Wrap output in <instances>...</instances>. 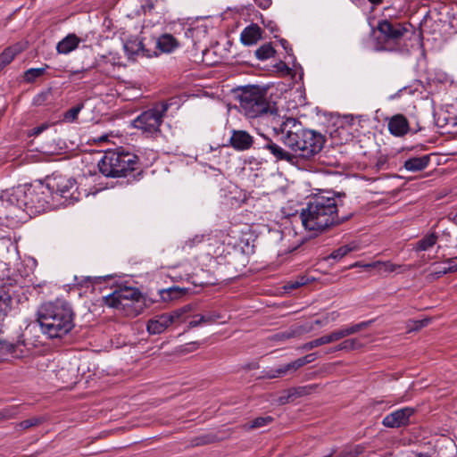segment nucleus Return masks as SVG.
Listing matches in <instances>:
<instances>
[{
	"instance_id": "obj_39",
	"label": "nucleus",
	"mask_w": 457,
	"mask_h": 457,
	"mask_svg": "<svg viewBox=\"0 0 457 457\" xmlns=\"http://www.w3.org/2000/svg\"><path fill=\"white\" fill-rule=\"evenodd\" d=\"M329 343H330V340H329L328 335H325L317 339H314L312 341L305 343L301 348L303 350L309 351L315 347H318V346H320V345H323L326 344H329Z\"/></svg>"
},
{
	"instance_id": "obj_46",
	"label": "nucleus",
	"mask_w": 457,
	"mask_h": 457,
	"mask_svg": "<svg viewBox=\"0 0 457 457\" xmlns=\"http://www.w3.org/2000/svg\"><path fill=\"white\" fill-rule=\"evenodd\" d=\"M289 391L295 400L297 397H301L303 395L310 394L311 388L309 386H298V387L290 388Z\"/></svg>"
},
{
	"instance_id": "obj_63",
	"label": "nucleus",
	"mask_w": 457,
	"mask_h": 457,
	"mask_svg": "<svg viewBox=\"0 0 457 457\" xmlns=\"http://www.w3.org/2000/svg\"><path fill=\"white\" fill-rule=\"evenodd\" d=\"M452 215V220L457 225V211L451 214Z\"/></svg>"
},
{
	"instance_id": "obj_27",
	"label": "nucleus",
	"mask_w": 457,
	"mask_h": 457,
	"mask_svg": "<svg viewBox=\"0 0 457 457\" xmlns=\"http://www.w3.org/2000/svg\"><path fill=\"white\" fill-rule=\"evenodd\" d=\"M341 125L335 131L336 134H343L346 132L345 141H348L352 137V133L348 130L355 125V119L353 115H345L341 120Z\"/></svg>"
},
{
	"instance_id": "obj_64",
	"label": "nucleus",
	"mask_w": 457,
	"mask_h": 457,
	"mask_svg": "<svg viewBox=\"0 0 457 457\" xmlns=\"http://www.w3.org/2000/svg\"><path fill=\"white\" fill-rule=\"evenodd\" d=\"M44 130V127H37V128H35V134L36 135H38L39 133H41L42 131Z\"/></svg>"
},
{
	"instance_id": "obj_38",
	"label": "nucleus",
	"mask_w": 457,
	"mask_h": 457,
	"mask_svg": "<svg viewBox=\"0 0 457 457\" xmlns=\"http://www.w3.org/2000/svg\"><path fill=\"white\" fill-rule=\"evenodd\" d=\"M367 267L376 268L380 273H388L394 271L396 268V265L393 264L391 262H376L368 264Z\"/></svg>"
},
{
	"instance_id": "obj_18",
	"label": "nucleus",
	"mask_w": 457,
	"mask_h": 457,
	"mask_svg": "<svg viewBox=\"0 0 457 457\" xmlns=\"http://www.w3.org/2000/svg\"><path fill=\"white\" fill-rule=\"evenodd\" d=\"M262 38V29L257 24H251L243 29L240 40L245 46L255 45Z\"/></svg>"
},
{
	"instance_id": "obj_48",
	"label": "nucleus",
	"mask_w": 457,
	"mask_h": 457,
	"mask_svg": "<svg viewBox=\"0 0 457 457\" xmlns=\"http://www.w3.org/2000/svg\"><path fill=\"white\" fill-rule=\"evenodd\" d=\"M306 283L307 279L304 277H302L296 280L287 282L284 287L287 290H293L305 285Z\"/></svg>"
},
{
	"instance_id": "obj_6",
	"label": "nucleus",
	"mask_w": 457,
	"mask_h": 457,
	"mask_svg": "<svg viewBox=\"0 0 457 457\" xmlns=\"http://www.w3.org/2000/svg\"><path fill=\"white\" fill-rule=\"evenodd\" d=\"M100 172L110 178L126 177L129 172L139 170V159L134 153L118 148L107 150L98 162Z\"/></svg>"
},
{
	"instance_id": "obj_33",
	"label": "nucleus",
	"mask_w": 457,
	"mask_h": 457,
	"mask_svg": "<svg viewBox=\"0 0 457 457\" xmlns=\"http://www.w3.org/2000/svg\"><path fill=\"white\" fill-rule=\"evenodd\" d=\"M372 323H373V320H370L361 321L360 323H356V324H353V325H349V326H345L343 328L345 331L346 336L348 337V336L356 334L362 329L369 328Z\"/></svg>"
},
{
	"instance_id": "obj_5",
	"label": "nucleus",
	"mask_w": 457,
	"mask_h": 457,
	"mask_svg": "<svg viewBox=\"0 0 457 457\" xmlns=\"http://www.w3.org/2000/svg\"><path fill=\"white\" fill-rule=\"evenodd\" d=\"M14 200L19 201L21 215L40 214L50 208L51 192L46 184L25 185L15 187Z\"/></svg>"
},
{
	"instance_id": "obj_21",
	"label": "nucleus",
	"mask_w": 457,
	"mask_h": 457,
	"mask_svg": "<svg viewBox=\"0 0 457 457\" xmlns=\"http://www.w3.org/2000/svg\"><path fill=\"white\" fill-rule=\"evenodd\" d=\"M155 44L157 48L162 53H170L179 46L177 39L170 34L160 36Z\"/></svg>"
},
{
	"instance_id": "obj_50",
	"label": "nucleus",
	"mask_w": 457,
	"mask_h": 457,
	"mask_svg": "<svg viewBox=\"0 0 457 457\" xmlns=\"http://www.w3.org/2000/svg\"><path fill=\"white\" fill-rule=\"evenodd\" d=\"M212 441L213 440L211 436L204 435V436L195 437L192 440V444L194 445H208V444L212 443Z\"/></svg>"
},
{
	"instance_id": "obj_32",
	"label": "nucleus",
	"mask_w": 457,
	"mask_h": 457,
	"mask_svg": "<svg viewBox=\"0 0 457 457\" xmlns=\"http://www.w3.org/2000/svg\"><path fill=\"white\" fill-rule=\"evenodd\" d=\"M382 424L386 428H399L400 427V410H396L390 414L386 415L382 421Z\"/></svg>"
},
{
	"instance_id": "obj_10",
	"label": "nucleus",
	"mask_w": 457,
	"mask_h": 457,
	"mask_svg": "<svg viewBox=\"0 0 457 457\" xmlns=\"http://www.w3.org/2000/svg\"><path fill=\"white\" fill-rule=\"evenodd\" d=\"M51 192L52 199L54 196H60L64 199V203H73L79 200L77 182L73 178H68L62 175H54L49 179L46 183Z\"/></svg>"
},
{
	"instance_id": "obj_17",
	"label": "nucleus",
	"mask_w": 457,
	"mask_h": 457,
	"mask_svg": "<svg viewBox=\"0 0 457 457\" xmlns=\"http://www.w3.org/2000/svg\"><path fill=\"white\" fill-rule=\"evenodd\" d=\"M313 328L312 325H294L288 329L277 333L273 336L274 340L285 341L290 338L298 337L304 333L310 332Z\"/></svg>"
},
{
	"instance_id": "obj_25",
	"label": "nucleus",
	"mask_w": 457,
	"mask_h": 457,
	"mask_svg": "<svg viewBox=\"0 0 457 457\" xmlns=\"http://www.w3.org/2000/svg\"><path fill=\"white\" fill-rule=\"evenodd\" d=\"M421 129L418 119L415 116L404 117L402 115V137L406 134H415Z\"/></svg>"
},
{
	"instance_id": "obj_44",
	"label": "nucleus",
	"mask_w": 457,
	"mask_h": 457,
	"mask_svg": "<svg viewBox=\"0 0 457 457\" xmlns=\"http://www.w3.org/2000/svg\"><path fill=\"white\" fill-rule=\"evenodd\" d=\"M214 322V318L206 317L205 315H196L194 317L192 320L188 322L189 328H195L199 326L202 323H211Z\"/></svg>"
},
{
	"instance_id": "obj_54",
	"label": "nucleus",
	"mask_w": 457,
	"mask_h": 457,
	"mask_svg": "<svg viewBox=\"0 0 457 457\" xmlns=\"http://www.w3.org/2000/svg\"><path fill=\"white\" fill-rule=\"evenodd\" d=\"M293 400H294V398L291 395L290 391L288 390L286 395H281V396L278 397V403L279 404L283 405V404H286V403H289L290 401H293Z\"/></svg>"
},
{
	"instance_id": "obj_34",
	"label": "nucleus",
	"mask_w": 457,
	"mask_h": 457,
	"mask_svg": "<svg viewBox=\"0 0 457 457\" xmlns=\"http://www.w3.org/2000/svg\"><path fill=\"white\" fill-rule=\"evenodd\" d=\"M274 54L275 50L272 47L271 44H264L255 51L256 57L262 61L270 58L271 56L274 55Z\"/></svg>"
},
{
	"instance_id": "obj_31",
	"label": "nucleus",
	"mask_w": 457,
	"mask_h": 457,
	"mask_svg": "<svg viewBox=\"0 0 457 457\" xmlns=\"http://www.w3.org/2000/svg\"><path fill=\"white\" fill-rule=\"evenodd\" d=\"M48 65H45L41 68H30L24 72L23 79L28 83L34 82L37 78L43 76Z\"/></svg>"
},
{
	"instance_id": "obj_2",
	"label": "nucleus",
	"mask_w": 457,
	"mask_h": 457,
	"mask_svg": "<svg viewBox=\"0 0 457 457\" xmlns=\"http://www.w3.org/2000/svg\"><path fill=\"white\" fill-rule=\"evenodd\" d=\"M330 193L314 195L300 214L302 224L306 230L315 235L339 225L350 219V215L339 216L337 202Z\"/></svg>"
},
{
	"instance_id": "obj_13",
	"label": "nucleus",
	"mask_w": 457,
	"mask_h": 457,
	"mask_svg": "<svg viewBox=\"0 0 457 457\" xmlns=\"http://www.w3.org/2000/svg\"><path fill=\"white\" fill-rule=\"evenodd\" d=\"M259 148L268 151L277 162L285 161L293 163L295 159L294 154L266 137H263Z\"/></svg>"
},
{
	"instance_id": "obj_57",
	"label": "nucleus",
	"mask_w": 457,
	"mask_h": 457,
	"mask_svg": "<svg viewBox=\"0 0 457 457\" xmlns=\"http://www.w3.org/2000/svg\"><path fill=\"white\" fill-rule=\"evenodd\" d=\"M254 3L260 8L266 10L270 6L271 0H254Z\"/></svg>"
},
{
	"instance_id": "obj_30",
	"label": "nucleus",
	"mask_w": 457,
	"mask_h": 457,
	"mask_svg": "<svg viewBox=\"0 0 457 457\" xmlns=\"http://www.w3.org/2000/svg\"><path fill=\"white\" fill-rule=\"evenodd\" d=\"M361 343L357 338H350L344 340L339 345H337L336 347L333 348L332 352L337 351H353L355 349H358L361 347Z\"/></svg>"
},
{
	"instance_id": "obj_47",
	"label": "nucleus",
	"mask_w": 457,
	"mask_h": 457,
	"mask_svg": "<svg viewBox=\"0 0 457 457\" xmlns=\"http://www.w3.org/2000/svg\"><path fill=\"white\" fill-rule=\"evenodd\" d=\"M204 239V235H195L192 238H188L185 241L184 248H193L194 246L201 244Z\"/></svg>"
},
{
	"instance_id": "obj_37",
	"label": "nucleus",
	"mask_w": 457,
	"mask_h": 457,
	"mask_svg": "<svg viewBox=\"0 0 457 457\" xmlns=\"http://www.w3.org/2000/svg\"><path fill=\"white\" fill-rule=\"evenodd\" d=\"M354 246H351L350 245H345L337 249L334 250L330 255L329 258H332L334 260H341L343 257L347 255L349 253H351L353 250H354Z\"/></svg>"
},
{
	"instance_id": "obj_43",
	"label": "nucleus",
	"mask_w": 457,
	"mask_h": 457,
	"mask_svg": "<svg viewBox=\"0 0 457 457\" xmlns=\"http://www.w3.org/2000/svg\"><path fill=\"white\" fill-rule=\"evenodd\" d=\"M428 320H408L406 322V330L407 332L419 330L428 325Z\"/></svg>"
},
{
	"instance_id": "obj_55",
	"label": "nucleus",
	"mask_w": 457,
	"mask_h": 457,
	"mask_svg": "<svg viewBox=\"0 0 457 457\" xmlns=\"http://www.w3.org/2000/svg\"><path fill=\"white\" fill-rule=\"evenodd\" d=\"M276 68L278 71L283 73L284 75H288L290 73L291 69L283 62H279Z\"/></svg>"
},
{
	"instance_id": "obj_29",
	"label": "nucleus",
	"mask_w": 457,
	"mask_h": 457,
	"mask_svg": "<svg viewBox=\"0 0 457 457\" xmlns=\"http://www.w3.org/2000/svg\"><path fill=\"white\" fill-rule=\"evenodd\" d=\"M84 103H79L76 106L67 110L62 114V120L68 123H73L78 120L79 112L84 109Z\"/></svg>"
},
{
	"instance_id": "obj_56",
	"label": "nucleus",
	"mask_w": 457,
	"mask_h": 457,
	"mask_svg": "<svg viewBox=\"0 0 457 457\" xmlns=\"http://www.w3.org/2000/svg\"><path fill=\"white\" fill-rule=\"evenodd\" d=\"M136 46H137V49L132 51L133 54H137L139 53V51H141L143 55H145L147 57L151 56L150 53L148 51L145 50L144 46H143V44L141 42L137 43Z\"/></svg>"
},
{
	"instance_id": "obj_26",
	"label": "nucleus",
	"mask_w": 457,
	"mask_h": 457,
	"mask_svg": "<svg viewBox=\"0 0 457 457\" xmlns=\"http://www.w3.org/2000/svg\"><path fill=\"white\" fill-rule=\"evenodd\" d=\"M438 236L432 232L424 236L414 245L413 249L416 252H425L430 250L437 242Z\"/></svg>"
},
{
	"instance_id": "obj_15",
	"label": "nucleus",
	"mask_w": 457,
	"mask_h": 457,
	"mask_svg": "<svg viewBox=\"0 0 457 457\" xmlns=\"http://www.w3.org/2000/svg\"><path fill=\"white\" fill-rule=\"evenodd\" d=\"M253 144V137L245 130H232L229 138V145L237 151H246L252 147Z\"/></svg>"
},
{
	"instance_id": "obj_45",
	"label": "nucleus",
	"mask_w": 457,
	"mask_h": 457,
	"mask_svg": "<svg viewBox=\"0 0 457 457\" xmlns=\"http://www.w3.org/2000/svg\"><path fill=\"white\" fill-rule=\"evenodd\" d=\"M160 4L159 0H144L142 4L144 13H152Z\"/></svg>"
},
{
	"instance_id": "obj_53",
	"label": "nucleus",
	"mask_w": 457,
	"mask_h": 457,
	"mask_svg": "<svg viewBox=\"0 0 457 457\" xmlns=\"http://www.w3.org/2000/svg\"><path fill=\"white\" fill-rule=\"evenodd\" d=\"M279 42H280L281 46L285 49L286 53H287L290 57H293V58L295 59L294 54H293V49H292V47L290 46L289 43H288L286 39H284V38H281V39L279 40Z\"/></svg>"
},
{
	"instance_id": "obj_36",
	"label": "nucleus",
	"mask_w": 457,
	"mask_h": 457,
	"mask_svg": "<svg viewBox=\"0 0 457 457\" xmlns=\"http://www.w3.org/2000/svg\"><path fill=\"white\" fill-rule=\"evenodd\" d=\"M315 359H316V353H309L303 357L298 358V359L291 361L293 364V366H292L293 370L296 371L297 370L303 367L304 365L314 361Z\"/></svg>"
},
{
	"instance_id": "obj_22",
	"label": "nucleus",
	"mask_w": 457,
	"mask_h": 457,
	"mask_svg": "<svg viewBox=\"0 0 457 457\" xmlns=\"http://www.w3.org/2000/svg\"><path fill=\"white\" fill-rule=\"evenodd\" d=\"M292 362L279 365L277 368H271L269 370H265L263 377L268 379L279 378L287 376L289 373L295 372L293 370Z\"/></svg>"
},
{
	"instance_id": "obj_20",
	"label": "nucleus",
	"mask_w": 457,
	"mask_h": 457,
	"mask_svg": "<svg viewBox=\"0 0 457 457\" xmlns=\"http://www.w3.org/2000/svg\"><path fill=\"white\" fill-rule=\"evenodd\" d=\"M429 162L430 157L428 154L419 157H411L404 162L403 167L408 171H420L428 166Z\"/></svg>"
},
{
	"instance_id": "obj_14",
	"label": "nucleus",
	"mask_w": 457,
	"mask_h": 457,
	"mask_svg": "<svg viewBox=\"0 0 457 457\" xmlns=\"http://www.w3.org/2000/svg\"><path fill=\"white\" fill-rule=\"evenodd\" d=\"M25 345L23 342L12 344L4 340H0V361L7 360L9 357L20 359L26 355L25 350L22 348Z\"/></svg>"
},
{
	"instance_id": "obj_61",
	"label": "nucleus",
	"mask_w": 457,
	"mask_h": 457,
	"mask_svg": "<svg viewBox=\"0 0 457 457\" xmlns=\"http://www.w3.org/2000/svg\"><path fill=\"white\" fill-rule=\"evenodd\" d=\"M368 1L373 5V7L379 5L383 2V0H368Z\"/></svg>"
},
{
	"instance_id": "obj_28",
	"label": "nucleus",
	"mask_w": 457,
	"mask_h": 457,
	"mask_svg": "<svg viewBox=\"0 0 457 457\" xmlns=\"http://www.w3.org/2000/svg\"><path fill=\"white\" fill-rule=\"evenodd\" d=\"M273 421H274V418L271 416L257 417L254 420H253L251 422L245 424L244 428L245 430L261 428L269 426Z\"/></svg>"
},
{
	"instance_id": "obj_1",
	"label": "nucleus",
	"mask_w": 457,
	"mask_h": 457,
	"mask_svg": "<svg viewBox=\"0 0 457 457\" xmlns=\"http://www.w3.org/2000/svg\"><path fill=\"white\" fill-rule=\"evenodd\" d=\"M273 130L280 136L286 146L304 159L313 158L320 154L326 141L321 133L303 128L302 122L295 118H287Z\"/></svg>"
},
{
	"instance_id": "obj_3",
	"label": "nucleus",
	"mask_w": 457,
	"mask_h": 457,
	"mask_svg": "<svg viewBox=\"0 0 457 457\" xmlns=\"http://www.w3.org/2000/svg\"><path fill=\"white\" fill-rule=\"evenodd\" d=\"M41 331L49 338H62L75 327V312L64 299H55L41 304L37 312Z\"/></svg>"
},
{
	"instance_id": "obj_35",
	"label": "nucleus",
	"mask_w": 457,
	"mask_h": 457,
	"mask_svg": "<svg viewBox=\"0 0 457 457\" xmlns=\"http://www.w3.org/2000/svg\"><path fill=\"white\" fill-rule=\"evenodd\" d=\"M43 422V418L33 417L23 421H21L15 425L16 429L26 430L32 427H36Z\"/></svg>"
},
{
	"instance_id": "obj_16",
	"label": "nucleus",
	"mask_w": 457,
	"mask_h": 457,
	"mask_svg": "<svg viewBox=\"0 0 457 457\" xmlns=\"http://www.w3.org/2000/svg\"><path fill=\"white\" fill-rule=\"evenodd\" d=\"M27 48V43L18 42L5 48L0 54V71L11 63L16 55Z\"/></svg>"
},
{
	"instance_id": "obj_24",
	"label": "nucleus",
	"mask_w": 457,
	"mask_h": 457,
	"mask_svg": "<svg viewBox=\"0 0 457 457\" xmlns=\"http://www.w3.org/2000/svg\"><path fill=\"white\" fill-rule=\"evenodd\" d=\"M12 299L5 287H0V321L4 320L12 309Z\"/></svg>"
},
{
	"instance_id": "obj_58",
	"label": "nucleus",
	"mask_w": 457,
	"mask_h": 457,
	"mask_svg": "<svg viewBox=\"0 0 457 457\" xmlns=\"http://www.w3.org/2000/svg\"><path fill=\"white\" fill-rule=\"evenodd\" d=\"M108 134L102 135L98 137L97 138H95L94 141L97 143L106 142L108 140Z\"/></svg>"
},
{
	"instance_id": "obj_11",
	"label": "nucleus",
	"mask_w": 457,
	"mask_h": 457,
	"mask_svg": "<svg viewBox=\"0 0 457 457\" xmlns=\"http://www.w3.org/2000/svg\"><path fill=\"white\" fill-rule=\"evenodd\" d=\"M187 312V308H181L170 313L157 315L147 322V331L153 335L161 334L175 321L182 322L183 320L180 319Z\"/></svg>"
},
{
	"instance_id": "obj_51",
	"label": "nucleus",
	"mask_w": 457,
	"mask_h": 457,
	"mask_svg": "<svg viewBox=\"0 0 457 457\" xmlns=\"http://www.w3.org/2000/svg\"><path fill=\"white\" fill-rule=\"evenodd\" d=\"M414 410L411 408L402 409V427L409 423V418L413 414Z\"/></svg>"
},
{
	"instance_id": "obj_4",
	"label": "nucleus",
	"mask_w": 457,
	"mask_h": 457,
	"mask_svg": "<svg viewBox=\"0 0 457 457\" xmlns=\"http://www.w3.org/2000/svg\"><path fill=\"white\" fill-rule=\"evenodd\" d=\"M239 111L248 119L277 117L275 103L268 100L266 91L258 86H245L237 90Z\"/></svg>"
},
{
	"instance_id": "obj_19",
	"label": "nucleus",
	"mask_w": 457,
	"mask_h": 457,
	"mask_svg": "<svg viewBox=\"0 0 457 457\" xmlns=\"http://www.w3.org/2000/svg\"><path fill=\"white\" fill-rule=\"evenodd\" d=\"M81 39L74 33L68 34L56 46L58 54H68L78 48Z\"/></svg>"
},
{
	"instance_id": "obj_41",
	"label": "nucleus",
	"mask_w": 457,
	"mask_h": 457,
	"mask_svg": "<svg viewBox=\"0 0 457 457\" xmlns=\"http://www.w3.org/2000/svg\"><path fill=\"white\" fill-rule=\"evenodd\" d=\"M402 40L409 39L411 41V47H418L420 46V39L415 33H409L404 26L402 25Z\"/></svg>"
},
{
	"instance_id": "obj_9",
	"label": "nucleus",
	"mask_w": 457,
	"mask_h": 457,
	"mask_svg": "<svg viewBox=\"0 0 457 457\" xmlns=\"http://www.w3.org/2000/svg\"><path fill=\"white\" fill-rule=\"evenodd\" d=\"M168 108L169 105L167 104L160 103L153 108L143 112L133 120L134 128L141 130L147 136H156L160 133V127Z\"/></svg>"
},
{
	"instance_id": "obj_12",
	"label": "nucleus",
	"mask_w": 457,
	"mask_h": 457,
	"mask_svg": "<svg viewBox=\"0 0 457 457\" xmlns=\"http://www.w3.org/2000/svg\"><path fill=\"white\" fill-rule=\"evenodd\" d=\"M15 188L6 191L0 195V219L11 220H21L24 219L21 215L19 201L14 200Z\"/></svg>"
},
{
	"instance_id": "obj_8",
	"label": "nucleus",
	"mask_w": 457,
	"mask_h": 457,
	"mask_svg": "<svg viewBox=\"0 0 457 457\" xmlns=\"http://www.w3.org/2000/svg\"><path fill=\"white\" fill-rule=\"evenodd\" d=\"M142 301L140 291L135 287H125L113 291L112 294L104 297V304L124 311L127 315L137 312L136 304Z\"/></svg>"
},
{
	"instance_id": "obj_42",
	"label": "nucleus",
	"mask_w": 457,
	"mask_h": 457,
	"mask_svg": "<svg viewBox=\"0 0 457 457\" xmlns=\"http://www.w3.org/2000/svg\"><path fill=\"white\" fill-rule=\"evenodd\" d=\"M388 129L394 136L400 137V114H395L390 119Z\"/></svg>"
},
{
	"instance_id": "obj_59",
	"label": "nucleus",
	"mask_w": 457,
	"mask_h": 457,
	"mask_svg": "<svg viewBox=\"0 0 457 457\" xmlns=\"http://www.w3.org/2000/svg\"><path fill=\"white\" fill-rule=\"evenodd\" d=\"M85 71H86V70L85 71H71L69 77H70V79H73V78L79 76V74L84 73Z\"/></svg>"
},
{
	"instance_id": "obj_49",
	"label": "nucleus",
	"mask_w": 457,
	"mask_h": 457,
	"mask_svg": "<svg viewBox=\"0 0 457 457\" xmlns=\"http://www.w3.org/2000/svg\"><path fill=\"white\" fill-rule=\"evenodd\" d=\"M345 337H347V336H346L345 331L343 327L338 329H336L333 332H331L330 334H328L330 343L338 341Z\"/></svg>"
},
{
	"instance_id": "obj_60",
	"label": "nucleus",
	"mask_w": 457,
	"mask_h": 457,
	"mask_svg": "<svg viewBox=\"0 0 457 457\" xmlns=\"http://www.w3.org/2000/svg\"><path fill=\"white\" fill-rule=\"evenodd\" d=\"M448 272H449V270H447V267H444L443 269L436 271V274L437 277H440L441 275L446 274Z\"/></svg>"
},
{
	"instance_id": "obj_23",
	"label": "nucleus",
	"mask_w": 457,
	"mask_h": 457,
	"mask_svg": "<svg viewBox=\"0 0 457 457\" xmlns=\"http://www.w3.org/2000/svg\"><path fill=\"white\" fill-rule=\"evenodd\" d=\"M187 292L185 287L177 286L160 290V296L163 302H169L183 297Z\"/></svg>"
},
{
	"instance_id": "obj_52",
	"label": "nucleus",
	"mask_w": 457,
	"mask_h": 457,
	"mask_svg": "<svg viewBox=\"0 0 457 457\" xmlns=\"http://www.w3.org/2000/svg\"><path fill=\"white\" fill-rule=\"evenodd\" d=\"M445 262L447 264V270L449 272L457 271V257L450 258Z\"/></svg>"
},
{
	"instance_id": "obj_62",
	"label": "nucleus",
	"mask_w": 457,
	"mask_h": 457,
	"mask_svg": "<svg viewBox=\"0 0 457 457\" xmlns=\"http://www.w3.org/2000/svg\"><path fill=\"white\" fill-rule=\"evenodd\" d=\"M206 317H211V318H214V321L219 320L220 318V315L218 314V313H212V314H210V315H205Z\"/></svg>"
},
{
	"instance_id": "obj_7",
	"label": "nucleus",
	"mask_w": 457,
	"mask_h": 457,
	"mask_svg": "<svg viewBox=\"0 0 457 457\" xmlns=\"http://www.w3.org/2000/svg\"><path fill=\"white\" fill-rule=\"evenodd\" d=\"M399 11L386 7L383 12L384 19L378 24L376 50L396 51L400 45Z\"/></svg>"
},
{
	"instance_id": "obj_40",
	"label": "nucleus",
	"mask_w": 457,
	"mask_h": 457,
	"mask_svg": "<svg viewBox=\"0 0 457 457\" xmlns=\"http://www.w3.org/2000/svg\"><path fill=\"white\" fill-rule=\"evenodd\" d=\"M18 414V406H9L0 410V422L13 419Z\"/></svg>"
}]
</instances>
